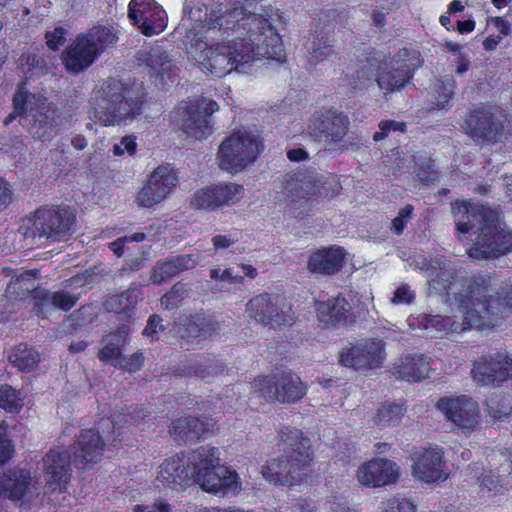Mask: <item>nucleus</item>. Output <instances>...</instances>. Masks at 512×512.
Wrapping results in <instances>:
<instances>
[{"label": "nucleus", "mask_w": 512, "mask_h": 512, "mask_svg": "<svg viewBox=\"0 0 512 512\" xmlns=\"http://www.w3.org/2000/svg\"><path fill=\"white\" fill-rule=\"evenodd\" d=\"M404 414L401 405L395 403H385L377 409L374 416V423L381 427L397 425Z\"/></svg>", "instance_id": "obj_44"}, {"label": "nucleus", "mask_w": 512, "mask_h": 512, "mask_svg": "<svg viewBox=\"0 0 512 512\" xmlns=\"http://www.w3.org/2000/svg\"><path fill=\"white\" fill-rule=\"evenodd\" d=\"M201 261V254L191 253L182 254L164 261H157L151 272V281L160 285L172 277L195 268Z\"/></svg>", "instance_id": "obj_34"}, {"label": "nucleus", "mask_w": 512, "mask_h": 512, "mask_svg": "<svg viewBox=\"0 0 512 512\" xmlns=\"http://www.w3.org/2000/svg\"><path fill=\"white\" fill-rule=\"evenodd\" d=\"M177 182V175L169 165L156 167L139 190L136 203L145 208L161 203L173 191Z\"/></svg>", "instance_id": "obj_20"}, {"label": "nucleus", "mask_w": 512, "mask_h": 512, "mask_svg": "<svg viewBox=\"0 0 512 512\" xmlns=\"http://www.w3.org/2000/svg\"><path fill=\"white\" fill-rule=\"evenodd\" d=\"M33 310L46 316L49 311L54 309V291H49L41 287H32Z\"/></svg>", "instance_id": "obj_47"}, {"label": "nucleus", "mask_w": 512, "mask_h": 512, "mask_svg": "<svg viewBox=\"0 0 512 512\" xmlns=\"http://www.w3.org/2000/svg\"><path fill=\"white\" fill-rule=\"evenodd\" d=\"M512 250V231H507L505 224L494 211V217L478 227V233L469 256L475 259L498 257Z\"/></svg>", "instance_id": "obj_14"}, {"label": "nucleus", "mask_w": 512, "mask_h": 512, "mask_svg": "<svg viewBox=\"0 0 512 512\" xmlns=\"http://www.w3.org/2000/svg\"><path fill=\"white\" fill-rule=\"evenodd\" d=\"M206 425L194 416H185L172 422L171 436L178 442H194L207 433Z\"/></svg>", "instance_id": "obj_40"}, {"label": "nucleus", "mask_w": 512, "mask_h": 512, "mask_svg": "<svg viewBox=\"0 0 512 512\" xmlns=\"http://www.w3.org/2000/svg\"><path fill=\"white\" fill-rule=\"evenodd\" d=\"M318 319L326 325H344L353 321L352 307L341 296L317 303Z\"/></svg>", "instance_id": "obj_36"}, {"label": "nucleus", "mask_w": 512, "mask_h": 512, "mask_svg": "<svg viewBox=\"0 0 512 512\" xmlns=\"http://www.w3.org/2000/svg\"><path fill=\"white\" fill-rule=\"evenodd\" d=\"M386 357L385 343L381 339H365L356 345L343 349L340 362L344 366L360 368H376L382 365Z\"/></svg>", "instance_id": "obj_25"}, {"label": "nucleus", "mask_w": 512, "mask_h": 512, "mask_svg": "<svg viewBox=\"0 0 512 512\" xmlns=\"http://www.w3.org/2000/svg\"><path fill=\"white\" fill-rule=\"evenodd\" d=\"M13 107V112L4 120L5 125L19 117L20 125L27 127L34 138L46 140L56 133L58 110L46 98L28 93L20 87L14 95Z\"/></svg>", "instance_id": "obj_6"}, {"label": "nucleus", "mask_w": 512, "mask_h": 512, "mask_svg": "<svg viewBox=\"0 0 512 512\" xmlns=\"http://www.w3.org/2000/svg\"><path fill=\"white\" fill-rule=\"evenodd\" d=\"M75 216L65 207H42L35 211L30 228L33 238L41 242L64 240L72 231Z\"/></svg>", "instance_id": "obj_15"}, {"label": "nucleus", "mask_w": 512, "mask_h": 512, "mask_svg": "<svg viewBox=\"0 0 512 512\" xmlns=\"http://www.w3.org/2000/svg\"><path fill=\"white\" fill-rule=\"evenodd\" d=\"M436 91L438 93L436 105L440 108H445L454 94V80L438 81Z\"/></svg>", "instance_id": "obj_57"}, {"label": "nucleus", "mask_w": 512, "mask_h": 512, "mask_svg": "<svg viewBox=\"0 0 512 512\" xmlns=\"http://www.w3.org/2000/svg\"><path fill=\"white\" fill-rule=\"evenodd\" d=\"M156 481L163 487L182 490L191 482V465L184 456L166 459L160 466Z\"/></svg>", "instance_id": "obj_32"}, {"label": "nucleus", "mask_w": 512, "mask_h": 512, "mask_svg": "<svg viewBox=\"0 0 512 512\" xmlns=\"http://www.w3.org/2000/svg\"><path fill=\"white\" fill-rule=\"evenodd\" d=\"M140 298V290L137 287L131 286L120 294L110 296L105 301V308L117 314L126 313L136 306Z\"/></svg>", "instance_id": "obj_41"}, {"label": "nucleus", "mask_w": 512, "mask_h": 512, "mask_svg": "<svg viewBox=\"0 0 512 512\" xmlns=\"http://www.w3.org/2000/svg\"><path fill=\"white\" fill-rule=\"evenodd\" d=\"M129 334L130 326L128 324H122L116 330L105 335L103 338L123 350L124 346L129 341Z\"/></svg>", "instance_id": "obj_59"}, {"label": "nucleus", "mask_w": 512, "mask_h": 512, "mask_svg": "<svg viewBox=\"0 0 512 512\" xmlns=\"http://www.w3.org/2000/svg\"><path fill=\"white\" fill-rule=\"evenodd\" d=\"M176 335L181 339L182 346L189 344L195 338L201 337L196 316H190L184 324L177 326Z\"/></svg>", "instance_id": "obj_49"}, {"label": "nucleus", "mask_w": 512, "mask_h": 512, "mask_svg": "<svg viewBox=\"0 0 512 512\" xmlns=\"http://www.w3.org/2000/svg\"><path fill=\"white\" fill-rule=\"evenodd\" d=\"M144 361V353L137 351L130 355H122L114 367L129 373H134L142 368Z\"/></svg>", "instance_id": "obj_51"}, {"label": "nucleus", "mask_w": 512, "mask_h": 512, "mask_svg": "<svg viewBox=\"0 0 512 512\" xmlns=\"http://www.w3.org/2000/svg\"><path fill=\"white\" fill-rule=\"evenodd\" d=\"M66 30L62 27H57L52 31H47L45 34L46 45L51 50H58L66 40Z\"/></svg>", "instance_id": "obj_62"}, {"label": "nucleus", "mask_w": 512, "mask_h": 512, "mask_svg": "<svg viewBox=\"0 0 512 512\" xmlns=\"http://www.w3.org/2000/svg\"><path fill=\"white\" fill-rule=\"evenodd\" d=\"M493 209L468 201H456L452 204V214L458 233V238L462 240V235L468 233L477 234L478 227L482 226L487 219L494 217Z\"/></svg>", "instance_id": "obj_28"}, {"label": "nucleus", "mask_w": 512, "mask_h": 512, "mask_svg": "<svg viewBox=\"0 0 512 512\" xmlns=\"http://www.w3.org/2000/svg\"><path fill=\"white\" fill-rule=\"evenodd\" d=\"M407 261L409 262V265L412 268H414L416 270L428 272V277L430 278V280H429L430 287L432 289H434L435 291H437L439 294H447L448 299L450 301L453 299L450 297L451 295H449V293H448V287H446L445 284H438V286L441 288H437L433 285L434 280L440 279V275L444 271V269L442 268L443 262L449 263L453 267V273H451L450 275L444 276V278H446V280H447V281H443L444 283H447L450 285L453 282H456L458 278H466L464 275H462L461 270L458 269L453 262L446 260L444 258H435L432 261H428L424 256L417 254V255L410 256L407 259Z\"/></svg>", "instance_id": "obj_33"}, {"label": "nucleus", "mask_w": 512, "mask_h": 512, "mask_svg": "<svg viewBox=\"0 0 512 512\" xmlns=\"http://www.w3.org/2000/svg\"><path fill=\"white\" fill-rule=\"evenodd\" d=\"M201 336L208 337L221 329V325L212 316L204 313L195 314Z\"/></svg>", "instance_id": "obj_56"}, {"label": "nucleus", "mask_w": 512, "mask_h": 512, "mask_svg": "<svg viewBox=\"0 0 512 512\" xmlns=\"http://www.w3.org/2000/svg\"><path fill=\"white\" fill-rule=\"evenodd\" d=\"M225 371L222 361L209 357H194L180 361L174 373L180 376H191L201 380H211Z\"/></svg>", "instance_id": "obj_35"}, {"label": "nucleus", "mask_w": 512, "mask_h": 512, "mask_svg": "<svg viewBox=\"0 0 512 512\" xmlns=\"http://www.w3.org/2000/svg\"><path fill=\"white\" fill-rule=\"evenodd\" d=\"M444 271L440 279L434 280V286L447 281L444 276L453 273V267L443 262ZM450 297L456 302L465 303V297L471 300L473 309L468 312V319L472 324L484 328L498 325L510 313H512V284L495 288L484 284V281H476L468 278H458L452 284L445 283Z\"/></svg>", "instance_id": "obj_2"}, {"label": "nucleus", "mask_w": 512, "mask_h": 512, "mask_svg": "<svg viewBox=\"0 0 512 512\" xmlns=\"http://www.w3.org/2000/svg\"><path fill=\"white\" fill-rule=\"evenodd\" d=\"M219 109L218 104L207 98L181 102L171 113L172 121L187 136L207 138L213 132L210 116Z\"/></svg>", "instance_id": "obj_10"}, {"label": "nucleus", "mask_w": 512, "mask_h": 512, "mask_svg": "<svg viewBox=\"0 0 512 512\" xmlns=\"http://www.w3.org/2000/svg\"><path fill=\"white\" fill-rule=\"evenodd\" d=\"M345 253L341 247H330L313 252L308 259L307 268L312 273L332 275L343 266Z\"/></svg>", "instance_id": "obj_37"}, {"label": "nucleus", "mask_w": 512, "mask_h": 512, "mask_svg": "<svg viewBox=\"0 0 512 512\" xmlns=\"http://www.w3.org/2000/svg\"><path fill=\"white\" fill-rule=\"evenodd\" d=\"M128 17L145 36L160 34L167 26L166 12L154 0H131Z\"/></svg>", "instance_id": "obj_23"}, {"label": "nucleus", "mask_w": 512, "mask_h": 512, "mask_svg": "<svg viewBox=\"0 0 512 512\" xmlns=\"http://www.w3.org/2000/svg\"><path fill=\"white\" fill-rule=\"evenodd\" d=\"M78 301V296L66 290L54 291V309L70 310Z\"/></svg>", "instance_id": "obj_58"}, {"label": "nucleus", "mask_w": 512, "mask_h": 512, "mask_svg": "<svg viewBox=\"0 0 512 512\" xmlns=\"http://www.w3.org/2000/svg\"><path fill=\"white\" fill-rule=\"evenodd\" d=\"M191 465V482L203 490L221 495H235L241 490L238 474L220 465L219 451L215 447L203 446L188 455Z\"/></svg>", "instance_id": "obj_5"}, {"label": "nucleus", "mask_w": 512, "mask_h": 512, "mask_svg": "<svg viewBox=\"0 0 512 512\" xmlns=\"http://www.w3.org/2000/svg\"><path fill=\"white\" fill-rule=\"evenodd\" d=\"M505 115L492 105H483L471 110L464 120L465 133L477 144L499 142L504 135Z\"/></svg>", "instance_id": "obj_11"}, {"label": "nucleus", "mask_w": 512, "mask_h": 512, "mask_svg": "<svg viewBox=\"0 0 512 512\" xmlns=\"http://www.w3.org/2000/svg\"><path fill=\"white\" fill-rule=\"evenodd\" d=\"M445 295V302L449 305H456L457 310L460 313V318L457 315L442 316L433 314H420L414 319L413 325H418L424 330L430 332H452L460 333L469 328H479L472 324L468 319V312L473 309L474 305L468 297H465V303H459L455 300H449L448 295Z\"/></svg>", "instance_id": "obj_19"}, {"label": "nucleus", "mask_w": 512, "mask_h": 512, "mask_svg": "<svg viewBox=\"0 0 512 512\" xmlns=\"http://www.w3.org/2000/svg\"><path fill=\"white\" fill-rule=\"evenodd\" d=\"M281 440L288 446L284 456L272 459L261 469L269 482L281 485L300 483L312 461L310 440L296 428L285 427L280 431Z\"/></svg>", "instance_id": "obj_4"}, {"label": "nucleus", "mask_w": 512, "mask_h": 512, "mask_svg": "<svg viewBox=\"0 0 512 512\" xmlns=\"http://www.w3.org/2000/svg\"><path fill=\"white\" fill-rule=\"evenodd\" d=\"M165 329L166 326L163 323V319L159 315L153 314L149 316L142 334L145 337H150L152 340H154L158 339V334L164 332Z\"/></svg>", "instance_id": "obj_60"}, {"label": "nucleus", "mask_w": 512, "mask_h": 512, "mask_svg": "<svg viewBox=\"0 0 512 512\" xmlns=\"http://www.w3.org/2000/svg\"><path fill=\"white\" fill-rule=\"evenodd\" d=\"M415 174L417 179L428 186L438 177V171L435 168L433 160L426 155H415Z\"/></svg>", "instance_id": "obj_46"}, {"label": "nucleus", "mask_w": 512, "mask_h": 512, "mask_svg": "<svg viewBox=\"0 0 512 512\" xmlns=\"http://www.w3.org/2000/svg\"><path fill=\"white\" fill-rule=\"evenodd\" d=\"M262 149V142L257 135L248 131H237L221 142L216 161L221 170L237 174L253 165Z\"/></svg>", "instance_id": "obj_8"}, {"label": "nucleus", "mask_w": 512, "mask_h": 512, "mask_svg": "<svg viewBox=\"0 0 512 512\" xmlns=\"http://www.w3.org/2000/svg\"><path fill=\"white\" fill-rule=\"evenodd\" d=\"M21 406V399L18 392L11 386L2 385L0 387V407L7 411L14 412L21 408Z\"/></svg>", "instance_id": "obj_50"}, {"label": "nucleus", "mask_w": 512, "mask_h": 512, "mask_svg": "<svg viewBox=\"0 0 512 512\" xmlns=\"http://www.w3.org/2000/svg\"><path fill=\"white\" fill-rule=\"evenodd\" d=\"M42 461L46 487L52 492H64L72 477L70 452L60 447L51 448Z\"/></svg>", "instance_id": "obj_24"}, {"label": "nucleus", "mask_w": 512, "mask_h": 512, "mask_svg": "<svg viewBox=\"0 0 512 512\" xmlns=\"http://www.w3.org/2000/svg\"><path fill=\"white\" fill-rule=\"evenodd\" d=\"M210 278L216 281H227L231 284H240L243 281V275L235 271V268H213L210 270Z\"/></svg>", "instance_id": "obj_55"}, {"label": "nucleus", "mask_w": 512, "mask_h": 512, "mask_svg": "<svg viewBox=\"0 0 512 512\" xmlns=\"http://www.w3.org/2000/svg\"><path fill=\"white\" fill-rule=\"evenodd\" d=\"M415 299V292L410 288L409 285L403 284L399 286L391 299L393 304H411Z\"/></svg>", "instance_id": "obj_63"}, {"label": "nucleus", "mask_w": 512, "mask_h": 512, "mask_svg": "<svg viewBox=\"0 0 512 512\" xmlns=\"http://www.w3.org/2000/svg\"><path fill=\"white\" fill-rule=\"evenodd\" d=\"M470 374L478 386L498 387L512 377V360L503 353L482 355L473 362Z\"/></svg>", "instance_id": "obj_21"}, {"label": "nucleus", "mask_w": 512, "mask_h": 512, "mask_svg": "<svg viewBox=\"0 0 512 512\" xmlns=\"http://www.w3.org/2000/svg\"><path fill=\"white\" fill-rule=\"evenodd\" d=\"M105 449V442L95 429L81 432L72 450L74 464L79 469H89L101 461Z\"/></svg>", "instance_id": "obj_29"}, {"label": "nucleus", "mask_w": 512, "mask_h": 512, "mask_svg": "<svg viewBox=\"0 0 512 512\" xmlns=\"http://www.w3.org/2000/svg\"><path fill=\"white\" fill-rule=\"evenodd\" d=\"M413 476L420 481L430 483L446 478L443 471V455L439 448H429L413 455Z\"/></svg>", "instance_id": "obj_31"}, {"label": "nucleus", "mask_w": 512, "mask_h": 512, "mask_svg": "<svg viewBox=\"0 0 512 512\" xmlns=\"http://www.w3.org/2000/svg\"><path fill=\"white\" fill-rule=\"evenodd\" d=\"M407 55V50L398 54V58L392 60L389 64L380 68L377 75V84L380 89L393 92L403 88L412 78L413 70L416 64L410 63L403 56Z\"/></svg>", "instance_id": "obj_30"}, {"label": "nucleus", "mask_w": 512, "mask_h": 512, "mask_svg": "<svg viewBox=\"0 0 512 512\" xmlns=\"http://www.w3.org/2000/svg\"><path fill=\"white\" fill-rule=\"evenodd\" d=\"M404 130L405 123L403 122H396L393 120L382 121L379 124V131L374 133L373 139L374 141H381L388 135L390 131L404 132Z\"/></svg>", "instance_id": "obj_61"}, {"label": "nucleus", "mask_w": 512, "mask_h": 512, "mask_svg": "<svg viewBox=\"0 0 512 512\" xmlns=\"http://www.w3.org/2000/svg\"><path fill=\"white\" fill-rule=\"evenodd\" d=\"M429 359L421 354L407 355L401 364L394 368L393 374L408 382H418L428 377L430 372Z\"/></svg>", "instance_id": "obj_39"}, {"label": "nucleus", "mask_w": 512, "mask_h": 512, "mask_svg": "<svg viewBox=\"0 0 512 512\" xmlns=\"http://www.w3.org/2000/svg\"><path fill=\"white\" fill-rule=\"evenodd\" d=\"M436 406L447 420L465 433L474 431L480 424L479 405L468 395L443 397L438 400Z\"/></svg>", "instance_id": "obj_18"}, {"label": "nucleus", "mask_w": 512, "mask_h": 512, "mask_svg": "<svg viewBox=\"0 0 512 512\" xmlns=\"http://www.w3.org/2000/svg\"><path fill=\"white\" fill-rule=\"evenodd\" d=\"M103 347L98 353V358L101 362L115 366L120 357L122 356V349L115 344L102 339Z\"/></svg>", "instance_id": "obj_52"}, {"label": "nucleus", "mask_w": 512, "mask_h": 512, "mask_svg": "<svg viewBox=\"0 0 512 512\" xmlns=\"http://www.w3.org/2000/svg\"><path fill=\"white\" fill-rule=\"evenodd\" d=\"M41 482L29 469L14 467L0 475V497L30 504L41 494Z\"/></svg>", "instance_id": "obj_16"}, {"label": "nucleus", "mask_w": 512, "mask_h": 512, "mask_svg": "<svg viewBox=\"0 0 512 512\" xmlns=\"http://www.w3.org/2000/svg\"><path fill=\"white\" fill-rule=\"evenodd\" d=\"M400 477V467L386 458H373L359 466L357 481L367 487H384L395 484Z\"/></svg>", "instance_id": "obj_27"}, {"label": "nucleus", "mask_w": 512, "mask_h": 512, "mask_svg": "<svg viewBox=\"0 0 512 512\" xmlns=\"http://www.w3.org/2000/svg\"><path fill=\"white\" fill-rule=\"evenodd\" d=\"M258 23H263L265 39L269 40L267 46L260 44L261 37L258 39V49L245 38L209 45L205 31L191 29L185 37L187 53L202 71L216 77H223L232 71L248 73L253 63L262 58L282 62L285 54L280 36L271 23L261 20Z\"/></svg>", "instance_id": "obj_1"}, {"label": "nucleus", "mask_w": 512, "mask_h": 512, "mask_svg": "<svg viewBox=\"0 0 512 512\" xmlns=\"http://www.w3.org/2000/svg\"><path fill=\"white\" fill-rule=\"evenodd\" d=\"M486 405L488 414L494 419H502L511 411L510 405L504 398L491 397L487 400Z\"/></svg>", "instance_id": "obj_53"}, {"label": "nucleus", "mask_w": 512, "mask_h": 512, "mask_svg": "<svg viewBox=\"0 0 512 512\" xmlns=\"http://www.w3.org/2000/svg\"><path fill=\"white\" fill-rule=\"evenodd\" d=\"M413 210L414 208L411 204H406L399 210L398 215L392 220L391 223V230L394 234L400 235L403 233L407 223L411 219Z\"/></svg>", "instance_id": "obj_54"}, {"label": "nucleus", "mask_w": 512, "mask_h": 512, "mask_svg": "<svg viewBox=\"0 0 512 512\" xmlns=\"http://www.w3.org/2000/svg\"><path fill=\"white\" fill-rule=\"evenodd\" d=\"M258 20L270 23L267 19L257 17L256 15H248L242 8H234L231 10L223 9L221 4H216L206 13L202 25L198 30L205 31V34L214 29L227 30L233 29L236 25L243 29L249 28L252 31L247 40L255 49H258V39L261 37L260 44L267 46L269 40L265 39L263 23Z\"/></svg>", "instance_id": "obj_9"}, {"label": "nucleus", "mask_w": 512, "mask_h": 512, "mask_svg": "<svg viewBox=\"0 0 512 512\" xmlns=\"http://www.w3.org/2000/svg\"><path fill=\"white\" fill-rule=\"evenodd\" d=\"M246 313L256 323L271 328L290 325L293 322L291 306L278 295L260 294L248 301Z\"/></svg>", "instance_id": "obj_17"}, {"label": "nucleus", "mask_w": 512, "mask_h": 512, "mask_svg": "<svg viewBox=\"0 0 512 512\" xmlns=\"http://www.w3.org/2000/svg\"><path fill=\"white\" fill-rule=\"evenodd\" d=\"M244 196L245 189L243 185L234 182H221L197 190L191 199V206L196 209L215 210L235 205Z\"/></svg>", "instance_id": "obj_22"}, {"label": "nucleus", "mask_w": 512, "mask_h": 512, "mask_svg": "<svg viewBox=\"0 0 512 512\" xmlns=\"http://www.w3.org/2000/svg\"><path fill=\"white\" fill-rule=\"evenodd\" d=\"M116 39L112 29L103 26L78 35L64 53L65 68L73 74L86 70Z\"/></svg>", "instance_id": "obj_7"}, {"label": "nucleus", "mask_w": 512, "mask_h": 512, "mask_svg": "<svg viewBox=\"0 0 512 512\" xmlns=\"http://www.w3.org/2000/svg\"><path fill=\"white\" fill-rule=\"evenodd\" d=\"M388 512H415V505L408 499L394 498L386 503Z\"/></svg>", "instance_id": "obj_64"}, {"label": "nucleus", "mask_w": 512, "mask_h": 512, "mask_svg": "<svg viewBox=\"0 0 512 512\" xmlns=\"http://www.w3.org/2000/svg\"><path fill=\"white\" fill-rule=\"evenodd\" d=\"M349 125L350 121L346 115L329 110L313 115L308 125V132L315 140L338 143L347 134Z\"/></svg>", "instance_id": "obj_26"}, {"label": "nucleus", "mask_w": 512, "mask_h": 512, "mask_svg": "<svg viewBox=\"0 0 512 512\" xmlns=\"http://www.w3.org/2000/svg\"><path fill=\"white\" fill-rule=\"evenodd\" d=\"M21 67L27 78L41 77L50 69V62L43 56L36 54L23 55Z\"/></svg>", "instance_id": "obj_45"}, {"label": "nucleus", "mask_w": 512, "mask_h": 512, "mask_svg": "<svg viewBox=\"0 0 512 512\" xmlns=\"http://www.w3.org/2000/svg\"><path fill=\"white\" fill-rule=\"evenodd\" d=\"M333 40L324 34L314 36L307 45L308 61L312 65L330 58L335 54Z\"/></svg>", "instance_id": "obj_42"}, {"label": "nucleus", "mask_w": 512, "mask_h": 512, "mask_svg": "<svg viewBox=\"0 0 512 512\" xmlns=\"http://www.w3.org/2000/svg\"><path fill=\"white\" fill-rule=\"evenodd\" d=\"M139 61L145 63L161 77L172 78L177 75L178 67L167 51L161 46H154L138 53Z\"/></svg>", "instance_id": "obj_38"}, {"label": "nucleus", "mask_w": 512, "mask_h": 512, "mask_svg": "<svg viewBox=\"0 0 512 512\" xmlns=\"http://www.w3.org/2000/svg\"><path fill=\"white\" fill-rule=\"evenodd\" d=\"M8 358L13 366L22 371L34 369L40 361L39 353L25 344L15 347Z\"/></svg>", "instance_id": "obj_43"}, {"label": "nucleus", "mask_w": 512, "mask_h": 512, "mask_svg": "<svg viewBox=\"0 0 512 512\" xmlns=\"http://www.w3.org/2000/svg\"><path fill=\"white\" fill-rule=\"evenodd\" d=\"M326 184L325 177L317 173H289L282 177L276 199L295 209L310 196H328Z\"/></svg>", "instance_id": "obj_13"}, {"label": "nucleus", "mask_w": 512, "mask_h": 512, "mask_svg": "<svg viewBox=\"0 0 512 512\" xmlns=\"http://www.w3.org/2000/svg\"><path fill=\"white\" fill-rule=\"evenodd\" d=\"M252 387L254 395L267 402L294 403L306 394L301 379L290 372L258 377Z\"/></svg>", "instance_id": "obj_12"}, {"label": "nucleus", "mask_w": 512, "mask_h": 512, "mask_svg": "<svg viewBox=\"0 0 512 512\" xmlns=\"http://www.w3.org/2000/svg\"><path fill=\"white\" fill-rule=\"evenodd\" d=\"M146 93L141 84L109 78L93 91L94 118L103 126H127L143 110Z\"/></svg>", "instance_id": "obj_3"}, {"label": "nucleus", "mask_w": 512, "mask_h": 512, "mask_svg": "<svg viewBox=\"0 0 512 512\" xmlns=\"http://www.w3.org/2000/svg\"><path fill=\"white\" fill-rule=\"evenodd\" d=\"M190 290L187 284L175 283L172 288L160 299V304L165 310H172L178 307L179 303L189 296Z\"/></svg>", "instance_id": "obj_48"}]
</instances>
